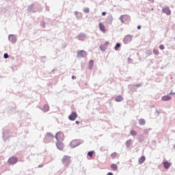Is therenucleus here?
I'll return each instance as SVG.
<instances>
[{
	"label": "nucleus",
	"mask_w": 175,
	"mask_h": 175,
	"mask_svg": "<svg viewBox=\"0 0 175 175\" xmlns=\"http://www.w3.org/2000/svg\"><path fill=\"white\" fill-rule=\"evenodd\" d=\"M9 40H10V42H16V37H14L13 35H10L8 37Z\"/></svg>",
	"instance_id": "a211bd4d"
},
{
	"label": "nucleus",
	"mask_w": 175,
	"mask_h": 175,
	"mask_svg": "<svg viewBox=\"0 0 175 175\" xmlns=\"http://www.w3.org/2000/svg\"><path fill=\"white\" fill-rule=\"evenodd\" d=\"M50 109V107H49V105H45L43 107V110L44 111H49V110Z\"/></svg>",
	"instance_id": "aec40b11"
},
{
	"label": "nucleus",
	"mask_w": 175,
	"mask_h": 175,
	"mask_svg": "<svg viewBox=\"0 0 175 175\" xmlns=\"http://www.w3.org/2000/svg\"><path fill=\"white\" fill-rule=\"evenodd\" d=\"M62 163L64 165V166L68 167V166H69L70 164V157L64 156L62 159Z\"/></svg>",
	"instance_id": "f257e3e1"
},
{
	"label": "nucleus",
	"mask_w": 175,
	"mask_h": 175,
	"mask_svg": "<svg viewBox=\"0 0 175 175\" xmlns=\"http://www.w3.org/2000/svg\"><path fill=\"white\" fill-rule=\"evenodd\" d=\"M111 157L112 158H116V157H117V153H116V152L112 153V154H111Z\"/></svg>",
	"instance_id": "cd10ccee"
},
{
	"label": "nucleus",
	"mask_w": 175,
	"mask_h": 175,
	"mask_svg": "<svg viewBox=\"0 0 175 175\" xmlns=\"http://www.w3.org/2000/svg\"><path fill=\"white\" fill-rule=\"evenodd\" d=\"M68 118L70 121H75L77 118V113L72 112L71 114L68 116Z\"/></svg>",
	"instance_id": "39448f33"
},
{
	"label": "nucleus",
	"mask_w": 175,
	"mask_h": 175,
	"mask_svg": "<svg viewBox=\"0 0 175 175\" xmlns=\"http://www.w3.org/2000/svg\"><path fill=\"white\" fill-rule=\"evenodd\" d=\"M49 136H51L50 133H47L46 136V139H49Z\"/></svg>",
	"instance_id": "7c9ffc66"
},
{
	"label": "nucleus",
	"mask_w": 175,
	"mask_h": 175,
	"mask_svg": "<svg viewBox=\"0 0 175 175\" xmlns=\"http://www.w3.org/2000/svg\"><path fill=\"white\" fill-rule=\"evenodd\" d=\"M132 144H133V142H132V139H129L126 142V146L128 148L132 147Z\"/></svg>",
	"instance_id": "4468645a"
},
{
	"label": "nucleus",
	"mask_w": 175,
	"mask_h": 175,
	"mask_svg": "<svg viewBox=\"0 0 175 175\" xmlns=\"http://www.w3.org/2000/svg\"><path fill=\"white\" fill-rule=\"evenodd\" d=\"M56 146L59 150H64V145L61 142H57Z\"/></svg>",
	"instance_id": "2eb2a0df"
},
{
	"label": "nucleus",
	"mask_w": 175,
	"mask_h": 175,
	"mask_svg": "<svg viewBox=\"0 0 175 175\" xmlns=\"http://www.w3.org/2000/svg\"><path fill=\"white\" fill-rule=\"evenodd\" d=\"M102 16H106V12H102Z\"/></svg>",
	"instance_id": "2f4dec72"
},
{
	"label": "nucleus",
	"mask_w": 175,
	"mask_h": 175,
	"mask_svg": "<svg viewBox=\"0 0 175 175\" xmlns=\"http://www.w3.org/2000/svg\"><path fill=\"white\" fill-rule=\"evenodd\" d=\"M120 47H121V44L118 43L116 44V46H115V50H118V49H120Z\"/></svg>",
	"instance_id": "393cba45"
},
{
	"label": "nucleus",
	"mask_w": 175,
	"mask_h": 175,
	"mask_svg": "<svg viewBox=\"0 0 175 175\" xmlns=\"http://www.w3.org/2000/svg\"><path fill=\"white\" fill-rule=\"evenodd\" d=\"M75 14H77V12H75Z\"/></svg>",
	"instance_id": "58836bf2"
},
{
	"label": "nucleus",
	"mask_w": 175,
	"mask_h": 175,
	"mask_svg": "<svg viewBox=\"0 0 175 175\" xmlns=\"http://www.w3.org/2000/svg\"><path fill=\"white\" fill-rule=\"evenodd\" d=\"M95 154V151H90L88 153V155L90 157V158H92V156Z\"/></svg>",
	"instance_id": "4be33fe9"
},
{
	"label": "nucleus",
	"mask_w": 175,
	"mask_h": 175,
	"mask_svg": "<svg viewBox=\"0 0 175 175\" xmlns=\"http://www.w3.org/2000/svg\"><path fill=\"white\" fill-rule=\"evenodd\" d=\"M144 161H146V157L142 156L139 159L138 162L140 165H142V163H144Z\"/></svg>",
	"instance_id": "dca6fc26"
},
{
	"label": "nucleus",
	"mask_w": 175,
	"mask_h": 175,
	"mask_svg": "<svg viewBox=\"0 0 175 175\" xmlns=\"http://www.w3.org/2000/svg\"><path fill=\"white\" fill-rule=\"evenodd\" d=\"M130 133H131V136H136L137 135V132H136L135 131H131Z\"/></svg>",
	"instance_id": "5701e85b"
},
{
	"label": "nucleus",
	"mask_w": 175,
	"mask_h": 175,
	"mask_svg": "<svg viewBox=\"0 0 175 175\" xmlns=\"http://www.w3.org/2000/svg\"><path fill=\"white\" fill-rule=\"evenodd\" d=\"M107 47H109L108 42H105L104 44L100 46V49L102 51H105V50H107Z\"/></svg>",
	"instance_id": "0eeeda50"
},
{
	"label": "nucleus",
	"mask_w": 175,
	"mask_h": 175,
	"mask_svg": "<svg viewBox=\"0 0 175 175\" xmlns=\"http://www.w3.org/2000/svg\"><path fill=\"white\" fill-rule=\"evenodd\" d=\"M139 125H144L146 124V120L144 119H141L139 120Z\"/></svg>",
	"instance_id": "412c9836"
},
{
	"label": "nucleus",
	"mask_w": 175,
	"mask_h": 175,
	"mask_svg": "<svg viewBox=\"0 0 175 175\" xmlns=\"http://www.w3.org/2000/svg\"><path fill=\"white\" fill-rule=\"evenodd\" d=\"M162 12L167 14V16H170V14H172V11L170 10V8H169V7H165L163 8Z\"/></svg>",
	"instance_id": "1a4fd4ad"
},
{
	"label": "nucleus",
	"mask_w": 175,
	"mask_h": 175,
	"mask_svg": "<svg viewBox=\"0 0 175 175\" xmlns=\"http://www.w3.org/2000/svg\"><path fill=\"white\" fill-rule=\"evenodd\" d=\"M38 167H43V165H40Z\"/></svg>",
	"instance_id": "c9c22d12"
},
{
	"label": "nucleus",
	"mask_w": 175,
	"mask_h": 175,
	"mask_svg": "<svg viewBox=\"0 0 175 175\" xmlns=\"http://www.w3.org/2000/svg\"><path fill=\"white\" fill-rule=\"evenodd\" d=\"M84 13H90V8H87L83 10Z\"/></svg>",
	"instance_id": "bb28decb"
},
{
	"label": "nucleus",
	"mask_w": 175,
	"mask_h": 175,
	"mask_svg": "<svg viewBox=\"0 0 175 175\" xmlns=\"http://www.w3.org/2000/svg\"><path fill=\"white\" fill-rule=\"evenodd\" d=\"M153 53L155 55H158L159 54V51L158 49H154Z\"/></svg>",
	"instance_id": "a878e982"
},
{
	"label": "nucleus",
	"mask_w": 175,
	"mask_h": 175,
	"mask_svg": "<svg viewBox=\"0 0 175 175\" xmlns=\"http://www.w3.org/2000/svg\"><path fill=\"white\" fill-rule=\"evenodd\" d=\"M120 20H121L122 23H123L124 24H127V23L129 21H131V18H129V16H128V15H122L120 16Z\"/></svg>",
	"instance_id": "f03ea898"
},
{
	"label": "nucleus",
	"mask_w": 175,
	"mask_h": 175,
	"mask_svg": "<svg viewBox=\"0 0 175 175\" xmlns=\"http://www.w3.org/2000/svg\"><path fill=\"white\" fill-rule=\"evenodd\" d=\"M171 165H172V163H169L167 161H165L163 163V166L165 169H169V167H170Z\"/></svg>",
	"instance_id": "ddd939ff"
},
{
	"label": "nucleus",
	"mask_w": 175,
	"mask_h": 175,
	"mask_svg": "<svg viewBox=\"0 0 175 175\" xmlns=\"http://www.w3.org/2000/svg\"><path fill=\"white\" fill-rule=\"evenodd\" d=\"M111 169H113V170H117V165H116V164H112L111 165Z\"/></svg>",
	"instance_id": "b1692460"
},
{
	"label": "nucleus",
	"mask_w": 175,
	"mask_h": 175,
	"mask_svg": "<svg viewBox=\"0 0 175 175\" xmlns=\"http://www.w3.org/2000/svg\"><path fill=\"white\" fill-rule=\"evenodd\" d=\"M142 29V26L139 25L137 26V29Z\"/></svg>",
	"instance_id": "72a5a7b5"
},
{
	"label": "nucleus",
	"mask_w": 175,
	"mask_h": 175,
	"mask_svg": "<svg viewBox=\"0 0 175 175\" xmlns=\"http://www.w3.org/2000/svg\"><path fill=\"white\" fill-rule=\"evenodd\" d=\"M169 95H174V93H173L172 92L169 93Z\"/></svg>",
	"instance_id": "f704fd0d"
},
{
	"label": "nucleus",
	"mask_w": 175,
	"mask_h": 175,
	"mask_svg": "<svg viewBox=\"0 0 175 175\" xmlns=\"http://www.w3.org/2000/svg\"><path fill=\"white\" fill-rule=\"evenodd\" d=\"M72 79L74 80V79H76V77L72 76Z\"/></svg>",
	"instance_id": "e433bc0d"
},
{
	"label": "nucleus",
	"mask_w": 175,
	"mask_h": 175,
	"mask_svg": "<svg viewBox=\"0 0 175 175\" xmlns=\"http://www.w3.org/2000/svg\"><path fill=\"white\" fill-rule=\"evenodd\" d=\"M55 138L57 142L64 140V134L62 133H57L55 135Z\"/></svg>",
	"instance_id": "20e7f679"
},
{
	"label": "nucleus",
	"mask_w": 175,
	"mask_h": 175,
	"mask_svg": "<svg viewBox=\"0 0 175 175\" xmlns=\"http://www.w3.org/2000/svg\"><path fill=\"white\" fill-rule=\"evenodd\" d=\"M110 175H113V174H112V173H110Z\"/></svg>",
	"instance_id": "ea45409f"
},
{
	"label": "nucleus",
	"mask_w": 175,
	"mask_h": 175,
	"mask_svg": "<svg viewBox=\"0 0 175 175\" xmlns=\"http://www.w3.org/2000/svg\"><path fill=\"white\" fill-rule=\"evenodd\" d=\"M162 100H164L165 102L167 101V100H170L172 99V97H170V96L169 95H166V96H163L161 98Z\"/></svg>",
	"instance_id": "f8f14e48"
},
{
	"label": "nucleus",
	"mask_w": 175,
	"mask_h": 175,
	"mask_svg": "<svg viewBox=\"0 0 175 175\" xmlns=\"http://www.w3.org/2000/svg\"><path fill=\"white\" fill-rule=\"evenodd\" d=\"M107 175H110V172H109V173L107 174Z\"/></svg>",
	"instance_id": "4c0bfd02"
},
{
	"label": "nucleus",
	"mask_w": 175,
	"mask_h": 175,
	"mask_svg": "<svg viewBox=\"0 0 175 175\" xmlns=\"http://www.w3.org/2000/svg\"><path fill=\"white\" fill-rule=\"evenodd\" d=\"M75 124H80V122H79V120H77V121H75Z\"/></svg>",
	"instance_id": "473e14b6"
},
{
	"label": "nucleus",
	"mask_w": 175,
	"mask_h": 175,
	"mask_svg": "<svg viewBox=\"0 0 175 175\" xmlns=\"http://www.w3.org/2000/svg\"><path fill=\"white\" fill-rule=\"evenodd\" d=\"M115 100L116 102H122V100H124V98L121 96H118L117 97H116Z\"/></svg>",
	"instance_id": "f3484780"
},
{
	"label": "nucleus",
	"mask_w": 175,
	"mask_h": 175,
	"mask_svg": "<svg viewBox=\"0 0 175 175\" xmlns=\"http://www.w3.org/2000/svg\"><path fill=\"white\" fill-rule=\"evenodd\" d=\"M4 58H9V55H8V53H5Z\"/></svg>",
	"instance_id": "c756f323"
},
{
	"label": "nucleus",
	"mask_w": 175,
	"mask_h": 175,
	"mask_svg": "<svg viewBox=\"0 0 175 175\" xmlns=\"http://www.w3.org/2000/svg\"><path fill=\"white\" fill-rule=\"evenodd\" d=\"M80 145V142L77 139H75L70 142L71 147H77Z\"/></svg>",
	"instance_id": "9d476101"
},
{
	"label": "nucleus",
	"mask_w": 175,
	"mask_h": 175,
	"mask_svg": "<svg viewBox=\"0 0 175 175\" xmlns=\"http://www.w3.org/2000/svg\"><path fill=\"white\" fill-rule=\"evenodd\" d=\"M92 66H94V60H90L89 62V69H92Z\"/></svg>",
	"instance_id": "6ab92c4d"
},
{
	"label": "nucleus",
	"mask_w": 175,
	"mask_h": 175,
	"mask_svg": "<svg viewBox=\"0 0 175 175\" xmlns=\"http://www.w3.org/2000/svg\"><path fill=\"white\" fill-rule=\"evenodd\" d=\"M8 163L10 165H14V163H17V157H12L8 159Z\"/></svg>",
	"instance_id": "6e6552de"
},
{
	"label": "nucleus",
	"mask_w": 175,
	"mask_h": 175,
	"mask_svg": "<svg viewBox=\"0 0 175 175\" xmlns=\"http://www.w3.org/2000/svg\"><path fill=\"white\" fill-rule=\"evenodd\" d=\"M99 29L100 31H102V32H106V27H105V25H103L102 23H99Z\"/></svg>",
	"instance_id": "9b49d317"
},
{
	"label": "nucleus",
	"mask_w": 175,
	"mask_h": 175,
	"mask_svg": "<svg viewBox=\"0 0 175 175\" xmlns=\"http://www.w3.org/2000/svg\"><path fill=\"white\" fill-rule=\"evenodd\" d=\"M124 43L125 44H128V43H131L132 42V36H126L124 40H123Z\"/></svg>",
	"instance_id": "423d86ee"
},
{
	"label": "nucleus",
	"mask_w": 175,
	"mask_h": 175,
	"mask_svg": "<svg viewBox=\"0 0 175 175\" xmlns=\"http://www.w3.org/2000/svg\"><path fill=\"white\" fill-rule=\"evenodd\" d=\"M77 57L78 58H83L84 57H87V52L85 51H79L77 52Z\"/></svg>",
	"instance_id": "7ed1b4c3"
},
{
	"label": "nucleus",
	"mask_w": 175,
	"mask_h": 175,
	"mask_svg": "<svg viewBox=\"0 0 175 175\" xmlns=\"http://www.w3.org/2000/svg\"><path fill=\"white\" fill-rule=\"evenodd\" d=\"M159 49H160V50H164L165 46L163 44H161V45H159Z\"/></svg>",
	"instance_id": "c85d7f7f"
}]
</instances>
